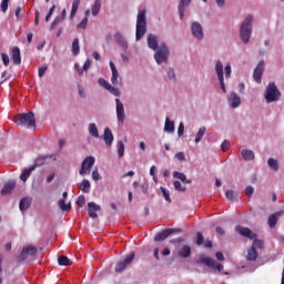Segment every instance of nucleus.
Listing matches in <instances>:
<instances>
[{
  "label": "nucleus",
  "mask_w": 284,
  "mask_h": 284,
  "mask_svg": "<svg viewBox=\"0 0 284 284\" xmlns=\"http://www.w3.org/2000/svg\"><path fill=\"white\" fill-rule=\"evenodd\" d=\"M106 90L114 97H121V91L118 88L112 87V84H110V87Z\"/></svg>",
  "instance_id": "nucleus-49"
},
{
  "label": "nucleus",
  "mask_w": 284,
  "mask_h": 284,
  "mask_svg": "<svg viewBox=\"0 0 284 284\" xmlns=\"http://www.w3.org/2000/svg\"><path fill=\"white\" fill-rule=\"evenodd\" d=\"M16 123L18 125H23L24 128L37 129V118H34V112L29 111L28 113H19L16 115Z\"/></svg>",
  "instance_id": "nucleus-2"
},
{
  "label": "nucleus",
  "mask_w": 284,
  "mask_h": 284,
  "mask_svg": "<svg viewBox=\"0 0 284 284\" xmlns=\"http://www.w3.org/2000/svg\"><path fill=\"white\" fill-rule=\"evenodd\" d=\"M44 163L45 158H38L31 168H34V170H37V168H41V165H43Z\"/></svg>",
  "instance_id": "nucleus-50"
},
{
  "label": "nucleus",
  "mask_w": 284,
  "mask_h": 284,
  "mask_svg": "<svg viewBox=\"0 0 284 284\" xmlns=\"http://www.w3.org/2000/svg\"><path fill=\"white\" fill-rule=\"evenodd\" d=\"M114 41L118 43V45L124 48V50H128V41H125V38L121 33L114 36Z\"/></svg>",
  "instance_id": "nucleus-28"
},
{
  "label": "nucleus",
  "mask_w": 284,
  "mask_h": 284,
  "mask_svg": "<svg viewBox=\"0 0 284 284\" xmlns=\"http://www.w3.org/2000/svg\"><path fill=\"white\" fill-rule=\"evenodd\" d=\"M48 71V64H42L39 69H38V74L41 78H43L45 75V72Z\"/></svg>",
  "instance_id": "nucleus-51"
},
{
  "label": "nucleus",
  "mask_w": 284,
  "mask_h": 284,
  "mask_svg": "<svg viewBox=\"0 0 284 284\" xmlns=\"http://www.w3.org/2000/svg\"><path fill=\"white\" fill-rule=\"evenodd\" d=\"M263 72H265V61H260L253 72V79L256 83L263 81Z\"/></svg>",
  "instance_id": "nucleus-11"
},
{
  "label": "nucleus",
  "mask_w": 284,
  "mask_h": 284,
  "mask_svg": "<svg viewBox=\"0 0 284 284\" xmlns=\"http://www.w3.org/2000/svg\"><path fill=\"white\" fill-rule=\"evenodd\" d=\"M71 52L73 57H78L79 52H81V47L79 45V38H75L73 40Z\"/></svg>",
  "instance_id": "nucleus-36"
},
{
  "label": "nucleus",
  "mask_w": 284,
  "mask_h": 284,
  "mask_svg": "<svg viewBox=\"0 0 284 284\" xmlns=\"http://www.w3.org/2000/svg\"><path fill=\"white\" fill-rule=\"evenodd\" d=\"M222 152H226V150H230V142L227 140H224L221 144Z\"/></svg>",
  "instance_id": "nucleus-59"
},
{
  "label": "nucleus",
  "mask_w": 284,
  "mask_h": 284,
  "mask_svg": "<svg viewBox=\"0 0 284 284\" xmlns=\"http://www.w3.org/2000/svg\"><path fill=\"white\" fill-rule=\"evenodd\" d=\"M59 23H61V18L59 17L54 18V20L51 23V30H54L57 26H59Z\"/></svg>",
  "instance_id": "nucleus-62"
},
{
  "label": "nucleus",
  "mask_w": 284,
  "mask_h": 284,
  "mask_svg": "<svg viewBox=\"0 0 284 284\" xmlns=\"http://www.w3.org/2000/svg\"><path fill=\"white\" fill-rule=\"evenodd\" d=\"M134 252H131L129 255H126L125 258H123L115 265V272H123V270H125V267H128V265H130V263L134 261Z\"/></svg>",
  "instance_id": "nucleus-9"
},
{
  "label": "nucleus",
  "mask_w": 284,
  "mask_h": 284,
  "mask_svg": "<svg viewBox=\"0 0 284 284\" xmlns=\"http://www.w3.org/2000/svg\"><path fill=\"white\" fill-rule=\"evenodd\" d=\"M30 205H32V197H23L20 200V211L26 212V210H28V207H30Z\"/></svg>",
  "instance_id": "nucleus-27"
},
{
  "label": "nucleus",
  "mask_w": 284,
  "mask_h": 284,
  "mask_svg": "<svg viewBox=\"0 0 284 284\" xmlns=\"http://www.w3.org/2000/svg\"><path fill=\"white\" fill-rule=\"evenodd\" d=\"M101 12V0H95L91 7V13L93 17H97Z\"/></svg>",
  "instance_id": "nucleus-34"
},
{
  "label": "nucleus",
  "mask_w": 284,
  "mask_h": 284,
  "mask_svg": "<svg viewBox=\"0 0 284 284\" xmlns=\"http://www.w3.org/2000/svg\"><path fill=\"white\" fill-rule=\"evenodd\" d=\"M58 205L62 212H70V210H72V204L71 203L65 204L64 200H59Z\"/></svg>",
  "instance_id": "nucleus-39"
},
{
  "label": "nucleus",
  "mask_w": 284,
  "mask_h": 284,
  "mask_svg": "<svg viewBox=\"0 0 284 284\" xmlns=\"http://www.w3.org/2000/svg\"><path fill=\"white\" fill-rule=\"evenodd\" d=\"M204 239H203V233L199 232L196 235V245H203Z\"/></svg>",
  "instance_id": "nucleus-58"
},
{
  "label": "nucleus",
  "mask_w": 284,
  "mask_h": 284,
  "mask_svg": "<svg viewBox=\"0 0 284 284\" xmlns=\"http://www.w3.org/2000/svg\"><path fill=\"white\" fill-rule=\"evenodd\" d=\"M115 104L118 121L123 123V121H125V109L123 108V102H121L120 99H115Z\"/></svg>",
  "instance_id": "nucleus-15"
},
{
  "label": "nucleus",
  "mask_w": 284,
  "mask_h": 284,
  "mask_svg": "<svg viewBox=\"0 0 284 284\" xmlns=\"http://www.w3.org/2000/svg\"><path fill=\"white\" fill-rule=\"evenodd\" d=\"M283 214H284V211H280V212H276V213L270 215L268 220H267L268 226L271 229L276 227V224L278 223V219H281V216H283Z\"/></svg>",
  "instance_id": "nucleus-18"
},
{
  "label": "nucleus",
  "mask_w": 284,
  "mask_h": 284,
  "mask_svg": "<svg viewBox=\"0 0 284 284\" xmlns=\"http://www.w3.org/2000/svg\"><path fill=\"white\" fill-rule=\"evenodd\" d=\"M88 17H90V10L85 11L84 18L78 23L77 28L85 30L88 28Z\"/></svg>",
  "instance_id": "nucleus-37"
},
{
  "label": "nucleus",
  "mask_w": 284,
  "mask_h": 284,
  "mask_svg": "<svg viewBox=\"0 0 284 284\" xmlns=\"http://www.w3.org/2000/svg\"><path fill=\"white\" fill-rule=\"evenodd\" d=\"M245 194L251 199L252 194H254V187L252 185L246 186Z\"/></svg>",
  "instance_id": "nucleus-61"
},
{
  "label": "nucleus",
  "mask_w": 284,
  "mask_h": 284,
  "mask_svg": "<svg viewBox=\"0 0 284 284\" xmlns=\"http://www.w3.org/2000/svg\"><path fill=\"white\" fill-rule=\"evenodd\" d=\"M264 98L266 103H274L276 101H280L281 99V91L276 87L274 82H270L266 87Z\"/></svg>",
  "instance_id": "nucleus-4"
},
{
  "label": "nucleus",
  "mask_w": 284,
  "mask_h": 284,
  "mask_svg": "<svg viewBox=\"0 0 284 284\" xmlns=\"http://www.w3.org/2000/svg\"><path fill=\"white\" fill-rule=\"evenodd\" d=\"M58 263H59V265H62V266H65V267L72 265V261L69 260V257L65 256V255L59 256L58 257Z\"/></svg>",
  "instance_id": "nucleus-40"
},
{
  "label": "nucleus",
  "mask_w": 284,
  "mask_h": 284,
  "mask_svg": "<svg viewBox=\"0 0 284 284\" xmlns=\"http://www.w3.org/2000/svg\"><path fill=\"white\" fill-rule=\"evenodd\" d=\"M229 103L231 108H239V105H241V97H239L236 92H231L229 95Z\"/></svg>",
  "instance_id": "nucleus-20"
},
{
  "label": "nucleus",
  "mask_w": 284,
  "mask_h": 284,
  "mask_svg": "<svg viewBox=\"0 0 284 284\" xmlns=\"http://www.w3.org/2000/svg\"><path fill=\"white\" fill-rule=\"evenodd\" d=\"M173 179H179L180 181H182V183H186L187 185L190 183H192V180H187V175H185L184 173H181L179 171H175L173 173Z\"/></svg>",
  "instance_id": "nucleus-29"
},
{
  "label": "nucleus",
  "mask_w": 284,
  "mask_h": 284,
  "mask_svg": "<svg viewBox=\"0 0 284 284\" xmlns=\"http://www.w3.org/2000/svg\"><path fill=\"white\" fill-rule=\"evenodd\" d=\"M252 21H254V17L250 14L240 27V38L243 43H250V38L252 37Z\"/></svg>",
  "instance_id": "nucleus-3"
},
{
  "label": "nucleus",
  "mask_w": 284,
  "mask_h": 284,
  "mask_svg": "<svg viewBox=\"0 0 284 284\" xmlns=\"http://www.w3.org/2000/svg\"><path fill=\"white\" fill-rule=\"evenodd\" d=\"M94 161H95L94 156H87L81 164L79 174L81 176H85V174H90V170H92V166L94 165Z\"/></svg>",
  "instance_id": "nucleus-7"
},
{
  "label": "nucleus",
  "mask_w": 284,
  "mask_h": 284,
  "mask_svg": "<svg viewBox=\"0 0 284 284\" xmlns=\"http://www.w3.org/2000/svg\"><path fill=\"white\" fill-rule=\"evenodd\" d=\"M8 3H10V0H2L1 1V10L2 12H8Z\"/></svg>",
  "instance_id": "nucleus-57"
},
{
  "label": "nucleus",
  "mask_w": 284,
  "mask_h": 284,
  "mask_svg": "<svg viewBox=\"0 0 284 284\" xmlns=\"http://www.w3.org/2000/svg\"><path fill=\"white\" fill-rule=\"evenodd\" d=\"M174 232H176V230L174 229H165L162 232L158 233L154 236V241L159 242V241H165V239H168V236H170L171 234H174Z\"/></svg>",
  "instance_id": "nucleus-19"
},
{
  "label": "nucleus",
  "mask_w": 284,
  "mask_h": 284,
  "mask_svg": "<svg viewBox=\"0 0 284 284\" xmlns=\"http://www.w3.org/2000/svg\"><path fill=\"white\" fill-rule=\"evenodd\" d=\"M267 165L274 170V172H278V161L274 158H270L267 160Z\"/></svg>",
  "instance_id": "nucleus-44"
},
{
  "label": "nucleus",
  "mask_w": 284,
  "mask_h": 284,
  "mask_svg": "<svg viewBox=\"0 0 284 284\" xmlns=\"http://www.w3.org/2000/svg\"><path fill=\"white\" fill-rule=\"evenodd\" d=\"M160 190H161V192L163 194V197L166 201V203H172V199L170 197V191L164 186H161Z\"/></svg>",
  "instance_id": "nucleus-46"
},
{
  "label": "nucleus",
  "mask_w": 284,
  "mask_h": 284,
  "mask_svg": "<svg viewBox=\"0 0 284 284\" xmlns=\"http://www.w3.org/2000/svg\"><path fill=\"white\" fill-rule=\"evenodd\" d=\"M263 245H264L263 241L254 239L251 248L263 250Z\"/></svg>",
  "instance_id": "nucleus-48"
},
{
  "label": "nucleus",
  "mask_w": 284,
  "mask_h": 284,
  "mask_svg": "<svg viewBox=\"0 0 284 284\" xmlns=\"http://www.w3.org/2000/svg\"><path fill=\"white\" fill-rule=\"evenodd\" d=\"M178 256L180 258H190V256H192V247H190V245H184L178 251Z\"/></svg>",
  "instance_id": "nucleus-22"
},
{
  "label": "nucleus",
  "mask_w": 284,
  "mask_h": 284,
  "mask_svg": "<svg viewBox=\"0 0 284 284\" xmlns=\"http://www.w3.org/2000/svg\"><path fill=\"white\" fill-rule=\"evenodd\" d=\"M79 6H81V0H73L71 12H70V19H74V17H77V12L79 11Z\"/></svg>",
  "instance_id": "nucleus-31"
},
{
  "label": "nucleus",
  "mask_w": 284,
  "mask_h": 284,
  "mask_svg": "<svg viewBox=\"0 0 284 284\" xmlns=\"http://www.w3.org/2000/svg\"><path fill=\"white\" fill-rule=\"evenodd\" d=\"M148 32V22L145 18V10H141L136 18V29H135V41H141Z\"/></svg>",
  "instance_id": "nucleus-1"
},
{
  "label": "nucleus",
  "mask_w": 284,
  "mask_h": 284,
  "mask_svg": "<svg viewBox=\"0 0 284 284\" xmlns=\"http://www.w3.org/2000/svg\"><path fill=\"white\" fill-rule=\"evenodd\" d=\"M148 47L151 48V50L159 49V41L156 40V36H154V34L148 36Z\"/></svg>",
  "instance_id": "nucleus-26"
},
{
  "label": "nucleus",
  "mask_w": 284,
  "mask_h": 284,
  "mask_svg": "<svg viewBox=\"0 0 284 284\" xmlns=\"http://www.w3.org/2000/svg\"><path fill=\"white\" fill-rule=\"evenodd\" d=\"M134 252H131L129 255H126L125 258H123L115 265V272H123V270H125V267H128V265H130V263L134 261Z\"/></svg>",
  "instance_id": "nucleus-8"
},
{
  "label": "nucleus",
  "mask_w": 284,
  "mask_h": 284,
  "mask_svg": "<svg viewBox=\"0 0 284 284\" xmlns=\"http://www.w3.org/2000/svg\"><path fill=\"white\" fill-rule=\"evenodd\" d=\"M11 59L14 65H21V49L19 47L12 49Z\"/></svg>",
  "instance_id": "nucleus-21"
},
{
  "label": "nucleus",
  "mask_w": 284,
  "mask_h": 284,
  "mask_svg": "<svg viewBox=\"0 0 284 284\" xmlns=\"http://www.w3.org/2000/svg\"><path fill=\"white\" fill-rule=\"evenodd\" d=\"M90 65H92V62L90 60H87L82 67V69L79 68V64L75 63V68L78 70V74H83L87 70H90Z\"/></svg>",
  "instance_id": "nucleus-42"
},
{
  "label": "nucleus",
  "mask_w": 284,
  "mask_h": 284,
  "mask_svg": "<svg viewBox=\"0 0 284 284\" xmlns=\"http://www.w3.org/2000/svg\"><path fill=\"white\" fill-rule=\"evenodd\" d=\"M192 0H181L179 3V14H180V19L183 20V17H185V8H187L190 6Z\"/></svg>",
  "instance_id": "nucleus-24"
},
{
  "label": "nucleus",
  "mask_w": 284,
  "mask_h": 284,
  "mask_svg": "<svg viewBox=\"0 0 284 284\" xmlns=\"http://www.w3.org/2000/svg\"><path fill=\"white\" fill-rule=\"evenodd\" d=\"M197 265H206V267H211V270H216L217 272H223V264L216 263V261L212 257H207L205 255H201L199 260H196Z\"/></svg>",
  "instance_id": "nucleus-5"
},
{
  "label": "nucleus",
  "mask_w": 284,
  "mask_h": 284,
  "mask_svg": "<svg viewBox=\"0 0 284 284\" xmlns=\"http://www.w3.org/2000/svg\"><path fill=\"white\" fill-rule=\"evenodd\" d=\"M103 139L105 144L110 148L114 141V135L112 134V131L109 128L104 129Z\"/></svg>",
  "instance_id": "nucleus-25"
},
{
  "label": "nucleus",
  "mask_w": 284,
  "mask_h": 284,
  "mask_svg": "<svg viewBox=\"0 0 284 284\" xmlns=\"http://www.w3.org/2000/svg\"><path fill=\"white\" fill-rule=\"evenodd\" d=\"M75 203L77 205H79V207H83V205H85V196L84 195L78 196V200Z\"/></svg>",
  "instance_id": "nucleus-54"
},
{
  "label": "nucleus",
  "mask_w": 284,
  "mask_h": 284,
  "mask_svg": "<svg viewBox=\"0 0 284 284\" xmlns=\"http://www.w3.org/2000/svg\"><path fill=\"white\" fill-rule=\"evenodd\" d=\"M98 83H99V85H101L102 88H104V90H108L109 88H110V82H108L105 79H103V78H100L99 80H98Z\"/></svg>",
  "instance_id": "nucleus-52"
},
{
  "label": "nucleus",
  "mask_w": 284,
  "mask_h": 284,
  "mask_svg": "<svg viewBox=\"0 0 284 284\" xmlns=\"http://www.w3.org/2000/svg\"><path fill=\"white\" fill-rule=\"evenodd\" d=\"M1 59L4 65H10V57L7 53H1Z\"/></svg>",
  "instance_id": "nucleus-55"
},
{
  "label": "nucleus",
  "mask_w": 284,
  "mask_h": 284,
  "mask_svg": "<svg viewBox=\"0 0 284 284\" xmlns=\"http://www.w3.org/2000/svg\"><path fill=\"white\" fill-rule=\"evenodd\" d=\"M98 212H101V205L95 204L94 202L88 203V215L90 219H99Z\"/></svg>",
  "instance_id": "nucleus-14"
},
{
  "label": "nucleus",
  "mask_w": 284,
  "mask_h": 284,
  "mask_svg": "<svg viewBox=\"0 0 284 284\" xmlns=\"http://www.w3.org/2000/svg\"><path fill=\"white\" fill-rule=\"evenodd\" d=\"M156 50L158 51L154 54V59H155L156 63L159 65H161V63L168 61V59L170 57V50H168L166 43L160 44L159 49H156Z\"/></svg>",
  "instance_id": "nucleus-6"
},
{
  "label": "nucleus",
  "mask_w": 284,
  "mask_h": 284,
  "mask_svg": "<svg viewBox=\"0 0 284 284\" xmlns=\"http://www.w3.org/2000/svg\"><path fill=\"white\" fill-rule=\"evenodd\" d=\"M164 132H174V121H171L170 118L165 119Z\"/></svg>",
  "instance_id": "nucleus-41"
},
{
  "label": "nucleus",
  "mask_w": 284,
  "mask_h": 284,
  "mask_svg": "<svg viewBox=\"0 0 284 284\" xmlns=\"http://www.w3.org/2000/svg\"><path fill=\"white\" fill-rule=\"evenodd\" d=\"M89 134L93 136V139H99V128L94 123L89 124Z\"/></svg>",
  "instance_id": "nucleus-33"
},
{
  "label": "nucleus",
  "mask_w": 284,
  "mask_h": 284,
  "mask_svg": "<svg viewBox=\"0 0 284 284\" xmlns=\"http://www.w3.org/2000/svg\"><path fill=\"white\" fill-rule=\"evenodd\" d=\"M125 154V144L122 140L118 141V155L120 159H123V155Z\"/></svg>",
  "instance_id": "nucleus-45"
},
{
  "label": "nucleus",
  "mask_w": 284,
  "mask_h": 284,
  "mask_svg": "<svg viewBox=\"0 0 284 284\" xmlns=\"http://www.w3.org/2000/svg\"><path fill=\"white\" fill-rule=\"evenodd\" d=\"M28 256H37V247H34V246L23 247L19 255V260L26 261V258H28Z\"/></svg>",
  "instance_id": "nucleus-13"
},
{
  "label": "nucleus",
  "mask_w": 284,
  "mask_h": 284,
  "mask_svg": "<svg viewBox=\"0 0 284 284\" xmlns=\"http://www.w3.org/2000/svg\"><path fill=\"white\" fill-rule=\"evenodd\" d=\"M110 68L112 71L111 83L113 85H121V78H119V71L116 70L114 62H110Z\"/></svg>",
  "instance_id": "nucleus-16"
},
{
  "label": "nucleus",
  "mask_w": 284,
  "mask_h": 284,
  "mask_svg": "<svg viewBox=\"0 0 284 284\" xmlns=\"http://www.w3.org/2000/svg\"><path fill=\"white\" fill-rule=\"evenodd\" d=\"M92 179H93V181H100L101 174L99 173V169L93 170Z\"/></svg>",
  "instance_id": "nucleus-60"
},
{
  "label": "nucleus",
  "mask_w": 284,
  "mask_h": 284,
  "mask_svg": "<svg viewBox=\"0 0 284 284\" xmlns=\"http://www.w3.org/2000/svg\"><path fill=\"white\" fill-rule=\"evenodd\" d=\"M80 190L84 193V194H90V190H91V184L89 180H82L81 184H80Z\"/></svg>",
  "instance_id": "nucleus-35"
},
{
  "label": "nucleus",
  "mask_w": 284,
  "mask_h": 284,
  "mask_svg": "<svg viewBox=\"0 0 284 284\" xmlns=\"http://www.w3.org/2000/svg\"><path fill=\"white\" fill-rule=\"evenodd\" d=\"M191 32L195 39H203V27L199 22H193Z\"/></svg>",
  "instance_id": "nucleus-17"
},
{
  "label": "nucleus",
  "mask_w": 284,
  "mask_h": 284,
  "mask_svg": "<svg viewBox=\"0 0 284 284\" xmlns=\"http://www.w3.org/2000/svg\"><path fill=\"white\" fill-rule=\"evenodd\" d=\"M173 185H174V190L176 192H185L187 190V187L181 185V182L180 181H174L173 182Z\"/></svg>",
  "instance_id": "nucleus-47"
},
{
  "label": "nucleus",
  "mask_w": 284,
  "mask_h": 284,
  "mask_svg": "<svg viewBox=\"0 0 284 284\" xmlns=\"http://www.w3.org/2000/svg\"><path fill=\"white\" fill-rule=\"evenodd\" d=\"M224 72H225V78L230 79V77H232V65L230 63H227L224 68Z\"/></svg>",
  "instance_id": "nucleus-53"
},
{
  "label": "nucleus",
  "mask_w": 284,
  "mask_h": 284,
  "mask_svg": "<svg viewBox=\"0 0 284 284\" xmlns=\"http://www.w3.org/2000/svg\"><path fill=\"white\" fill-rule=\"evenodd\" d=\"M235 232H237V234H240L241 236H244L245 239H250L251 241H254V239H256L257 236L254 232H252L250 227H245L241 225H237L235 227Z\"/></svg>",
  "instance_id": "nucleus-12"
},
{
  "label": "nucleus",
  "mask_w": 284,
  "mask_h": 284,
  "mask_svg": "<svg viewBox=\"0 0 284 284\" xmlns=\"http://www.w3.org/2000/svg\"><path fill=\"white\" fill-rule=\"evenodd\" d=\"M225 196H226V199H227L229 201H234L235 193H234V191H232V190H227V191L225 192Z\"/></svg>",
  "instance_id": "nucleus-56"
},
{
  "label": "nucleus",
  "mask_w": 284,
  "mask_h": 284,
  "mask_svg": "<svg viewBox=\"0 0 284 284\" xmlns=\"http://www.w3.org/2000/svg\"><path fill=\"white\" fill-rule=\"evenodd\" d=\"M258 258V252H256L255 248H248L247 250V255H246V261H256Z\"/></svg>",
  "instance_id": "nucleus-38"
},
{
  "label": "nucleus",
  "mask_w": 284,
  "mask_h": 284,
  "mask_svg": "<svg viewBox=\"0 0 284 284\" xmlns=\"http://www.w3.org/2000/svg\"><path fill=\"white\" fill-rule=\"evenodd\" d=\"M184 132H185V125H183V123H180L178 128V136H183Z\"/></svg>",
  "instance_id": "nucleus-63"
},
{
  "label": "nucleus",
  "mask_w": 284,
  "mask_h": 284,
  "mask_svg": "<svg viewBox=\"0 0 284 284\" xmlns=\"http://www.w3.org/2000/svg\"><path fill=\"white\" fill-rule=\"evenodd\" d=\"M32 172H34V166H30L29 169H26V170L20 174L21 181H23V183H26V181H28V179H30V175L32 174Z\"/></svg>",
  "instance_id": "nucleus-32"
},
{
  "label": "nucleus",
  "mask_w": 284,
  "mask_h": 284,
  "mask_svg": "<svg viewBox=\"0 0 284 284\" xmlns=\"http://www.w3.org/2000/svg\"><path fill=\"white\" fill-rule=\"evenodd\" d=\"M242 159H244V161H254V151L252 150H242L241 152Z\"/></svg>",
  "instance_id": "nucleus-30"
},
{
  "label": "nucleus",
  "mask_w": 284,
  "mask_h": 284,
  "mask_svg": "<svg viewBox=\"0 0 284 284\" xmlns=\"http://www.w3.org/2000/svg\"><path fill=\"white\" fill-rule=\"evenodd\" d=\"M17 186V182L6 183L1 190L2 196H8V194H12V190Z\"/></svg>",
  "instance_id": "nucleus-23"
},
{
  "label": "nucleus",
  "mask_w": 284,
  "mask_h": 284,
  "mask_svg": "<svg viewBox=\"0 0 284 284\" xmlns=\"http://www.w3.org/2000/svg\"><path fill=\"white\" fill-rule=\"evenodd\" d=\"M175 159H178V161H185V153L183 152H178L175 154Z\"/></svg>",
  "instance_id": "nucleus-64"
},
{
  "label": "nucleus",
  "mask_w": 284,
  "mask_h": 284,
  "mask_svg": "<svg viewBox=\"0 0 284 284\" xmlns=\"http://www.w3.org/2000/svg\"><path fill=\"white\" fill-rule=\"evenodd\" d=\"M215 72L220 81L221 90L223 92H227V90L225 89V81L223 77V62H221V60H217L215 63Z\"/></svg>",
  "instance_id": "nucleus-10"
},
{
  "label": "nucleus",
  "mask_w": 284,
  "mask_h": 284,
  "mask_svg": "<svg viewBox=\"0 0 284 284\" xmlns=\"http://www.w3.org/2000/svg\"><path fill=\"white\" fill-rule=\"evenodd\" d=\"M205 132H207V129L205 126L199 129L195 135V143H201V140L203 139V136H205Z\"/></svg>",
  "instance_id": "nucleus-43"
}]
</instances>
